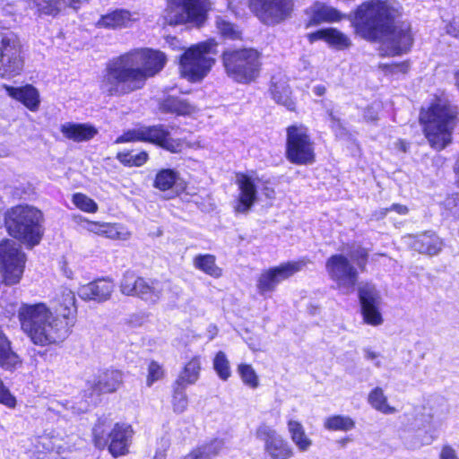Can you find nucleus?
I'll return each mask as SVG.
<instances>
[{"mask_svg": "<svg viewBox=\"0 0 459 459\" xmlns=\"http://www.w3.org/2000/svg\"><path fill=\"white\" fill-rule=\"evenodd\" d=\"M0 404L9 409H14L17 404L16 397L0 378Z\"/></svg>", "mask_w": 459, "mask_h": 459, "instance_id": "nucleus-48", "label": "nucleus"}, {"mask_svg": "<svg viewBox=\"0 0 459 459\" xmlns=\"http://www.w3.org/2000/svg\"><path fill=\"white\" fill-rule=\"evenodd\" d=\"M305 264L302 260L290 261L262 271L256 280L257 292L266 297L276 290L280 282L299 272Z\"/></svg>", "mask_w": 459, "mask_h": 459, "instance_id": "nucleus-13", "label": "nucleus"}, {"mask_svg": "<svg viewBox=\"0 0 459 459\" xmlns=\"http://www.w3.org/2000/svg\"><path fill=\"white\" fill-rule=\"evenodd\" d=\"M48 348L43 350V351H34L32 360L37 365L39 361V358L42 359L43 362L46 363H51L54 359L56 358L57 353L56 352L55 349H53V346H48Z\"/></svg>", "mask_w": 459, "mask_h": 459, "instance_id": "nucleus-51", "label": "nucleus"}, {"mask_svg": "<svg viewBox=\"0 0 459 459\" xmlns=\"http://www.w3.org/2000/svg\"><path fill=\"white\" fill-rule=\"evenodd\" d=\"M19 36L11 30H0V77L12 78L20 74L24 60Z\"/></svg>", "mask_w": 459, "mask_h": 459, "instance_id": "nucleus-10", "label": "nucleus"}, {"mask_svg": "<svg viewBox=\"0 0 459 459\" xmlns=\"http://www.w3.org/2000/svg\"><path fill=\"white\" fill-rule=\"evenodd\" d=\"M178 179L179 174L177 170L163 169L157 173L154 186L161 191H166L171 189Z\"/></svg>", "mask_w": 459, "mask_h": 459, "instance_id": "nucleus-40", "label": "nucleus"}, {"mask_svg": "<svg viewBox=\"0 0 459 459\" xmlns=\"http://www.w3.org/2000/svg\"><path fill=\"white\" fill-rule=\"evenodd\" d=\"M182 459H197V458H196V455H195V454L192 451H190L188 454L184 455L182 457Z\"/></svg>", "mask_w": 459, "mask_h": 459, "instance_id": "nucleus-61", "label": "nucleus"}, {"mask_svg": "<svg viewBox=\"0 0 459 459\" xmlns=\"http://www.w3.org/2000/svg\"><path fill=\"white\" fill-rule=\"evenodd\" d=\"M255 437L264 443L267 459H292L295 456L290 441L266 423L263 422L255 429Z\"/></svg>", "mask_w": 459, "mask_h": 459, "instance_id": "nucleus-12", "label": "nucleus"}, {"mask_svg": "<svg viewBox=\"0 0 459 459\" xmlns=\"http://www.w3.org/2000/svg\"><path fill=\"white\" fill-rule=\"evenodd\" d=\"M238 373L243 384L252 389L259 386V378L250 364L240 363L238 365Z\"/></svg>", "mask_w": 459, "mask_h": 459, "instance_id": "nucleus-42", "label": "nucleus"}, {"mask_svg": "<svg viewBox=\"0 0 459 459\" xmlns=\"http://www.w3.org/2000/svg\"><path fill=\"white\" fill-rule=\"evenodd\" d=\"M222 63L226 74L239 83L255 81L260 73L259 53L253 48H229L222 53Z\"/></svg>", "mask_w": 459, "mask_h": 459, "instance_id": "nucleus-7", "label": "nucleus"}, {"mask_svg": "<svg viewBox=\"0 0 459 459\" xmlns=\"http://www.w3.org/2000/svg\"><path fill=\"white\" fill-rule=\"evenodd\" d=\"M38 12L41 14L56 15L63 7L70 6L77 10L81 0H34Z\"/></svg>", "mask_w": 459, "mask_h": 459, "instance_id": "nucleus-32", "label": "nucleus"}, {"mask_svg": "<svg viewBox=\"0 0 459 459\" xmlns=\"http://www.w3.org/2000/svg\"><path fill=\"white\" fill-rule=\"evenodd\" d=\"M138 287L136 297L145 301L155 302L160 299L162 292L160 282L156 279L142 277Z\"/></svg>", "mask_w": 459, "mask_h": 459, "instance_id": "nucleus-35", "label": "nucleus"}, {"mask_svg": "<svg viewBox=\"0 0 459 459\" xmlns=\"http://www.w3.org/2000/svg\"><path fill=\"white\" fill-rule=\"evenodd\" d=\"M73 204L80 210L86 212H95L98 211V204L94 200L84 194L76 193L73 195Z\"/></svg>", "mask_w": 459, "mask_h": 459, "instance_id": "nucleus-45", "label": "nucleus"}, {"mask_svg": "<svg viewBox=\"0 0 459 459\" xmlns=\"http://www.w3.org/2000/svg\"><path fill=\"white\" fill-rule=\"evenodd\" d=\"M325 269L330 279L339 287L353 289L358 282L357 269L342 254L332 255L325 262Z\"/></svg>", "mask_w": 459, "mask_h": 459, "instance_id": "nucleus-17", "label": "nucleus"}, {"mask_svg": "<svg viewBox=\"0 0 459 459\" xmlns=\"http://www.w3.org/2000/svg\"><path fill=\"white\" fill-rule=\"evenodd\" d=\"M117 159L123 164L129 166H142L148 159V154L145 152H141L137 154L132 152H119Z\"/></svg>", "mask_w": 459, "mask_h": 459, "instance_id": "nucleus-46", "label": "nucleus"}, {"mask_svg": "<svg viewBox=\"0 0 459 459\" xmlns=\"http://www.w3.org/2000/svg\"><path fill=\"white\" fill-rule=\"evenodd\" d=\"M135 435L133 425L117 421L111 428L105 419H98L91 429V443L100 450H107L113 458L126 456Z\"/></svg>", "mask_w": 459, "mask_h": 459, "instance_id": "nucleus-6", "label": "nucleus"}, {"mask_svg": "<svg viewBox=\"0 0 459 459\" xmlns=\"http://www.w3.org/2000/svg\"><path fill=\"white\" fill-rule=\"evenodd\" d=\"M368 401L375 410L384 414H393L396 411L394 407L388 404L387 397L381 387L373 388L368 394Z\"/></svg>", "mask_w": 459, "mask_h": 459, "instance_id": "nucleus-38", "label": "nucleus"}, {"mask_svg": "<svg viewBox=\"0 0 459 459\" xmlns=\"http://www.w3.org/2000/svg\"><path fill=\"white\" fill-rule=\"evenodd\" d=\"M16 238L20 245L16 247L14 241L5 238L0 241V273L2 281L7 286L18 284L23 275L26 255L21 251L23 245L27 248H32L42 238V231H8Z\"/></svg>", "mask_w": 459, "mask_h": 459, "instance_id": "nucleus-5", "label": "nucleus"}, {"mask_svg": "<svg viewBox=\"0 0 459 459\" xmlns=\"http://www.w3.org/2000/svg\"><path fill=\"white\" fill-rule=\"evenodd\" d=\"M216 44L213 41L192 46L181 56L180 69L184 77L191 82L201 81L214 64Z\"/></svg>", "mask_w": 459, "mask_h": 459, "instance_id": "nucleus-8", "label": "nucleus"}, {"mask_svg": "<svg viewBox=\"0 0 459 459\" xmlns=\"http://www.w3.org/2000/svg\"><path fill=\"white\" fill-rule=\"evenodd\" d=\"M54 325L61 337L62 342L71 334L77 321L76 297L69 289L62 290L54 299Z\"/></svg>", "mask_w": 459, "mask_h": 459, "instance_id": "nucleus-11", "label": "nucleus"}, {"mask_svg": "<svg viewBox=\"0 0 459 459\" xmlns=\"http://www.w3.org/2000/svg\"><path fill=\"white\" fill-rule=\"evenodd\" d=\"M187 386L178 383H172L171 405L175 413L180 414L186 411L188 398L186 395Z\"/></svg>", "mask_w": 459, "mask_h": 459, "instance_id": "nucleus-39", "label": "nucleus"}, {"mask_svg": "<svg viewBox=\"0 0 459 459\" xmlns=\"http://www.w3.org/2000/svg\"><path fill=\"white\" fill-rule=\"evenodd\" d=\"M360 312L364 323L377 326L383 323V317L379 310L380 297L375 287L364 285L358 290Z\"/></svg>", "mask_w": 459, "mask_h": 459, "instance_id": "nucleus-18", "label": "nucleus"}, {"mask_svg": "<svg viewBox=\"0 0 459 459\" xmlns=\"http://www.w3.org/2000/svg\"><path fill=\"white\" fill-rule=\"evenodd\" d=\"M141 279L133 271L125 272L119 284L120 291L124 295L136 297Z\"/></svg>", "mask_w": 459, "mask_h": 459, "instance_id": "nucleus-41", "label": "nucleus"}, {"mask_svg": "<svg viewBox=\"0 0 459 459\" xmlns=\"http://www.w3.org/2000/svg\"><path fill=\"white\" fill-rule=\"evenodd\" d=\"M310 41L324 39L331 47L342 50L348 48L351 41L347 35L336 29H323L309 34Z\"/></svg>", "mask_w": 459, "mask_h": 459, "instance_id": "nucleus-27", "label": "nucleus"}, {"mask_svg": "<svg viewBox=\"0 0 459 459\" xmlns=\"http://www.w3.org/2000/svg\"><path fill=\"white\" fill-rule=\"evenodd\" d=\"M160 109L164 113L186 116L195 112L196 108L186 100L169 96L160 102Z\"/></svg>", "mask_w": 459, "mask_h": 459, "instance_id": "nucleus-31", "label": "nucleus"}, {"mask_svg": "<svg viewBox=\"0 0 459 459\" xmlns=\"http://www.w3.org/2000/svg\"><path fill=\"white\" fill-rule=\"evenodd\" d=\"M288 160L295 164H307L314 161L313 143L302 126H291L287 129Z\"/></svg>", "mask_w": 459, "mask_h": 459, "instance_id": "nucleus-14", "label": "nucleus"}, {"mask_svg": "<svg viewBox=\"0 0 459 459\" xmlns=\"http://www.w3.org/2000/svg\"><path fill=\"white\" fill-rule=\"evenodd\" d=\"M166 376V370L163 364L152 359L147 365L146 385L151 387L154 383L162 380Z\"/></svg>", "mask_w": 459, "mask_h": 459, "instance_id": "nucleus-44", "label": "nucleus"}, {"mask_svg": "<svg viewBox=\"0 0 459 459\" xmlns=\"http://www.w3.org/2000/svg\"><path fill=\"white\" fill-rule=\"evenodd\" d=\"M307 13L309 16L307 25H317L325 22H337L342 18L341 13L324 3L316 2L307 10Z\"/></svg>", "mask_w": 459, "mask_h": 459, "instance_id": "nucleus-25", "label": "nucleus"}, {"mask_svg": "<svg viewBox=\"0 0 459 459\" xmlns=\"http://www.w3.org/2000/svg\"><path fill=\"white\" fill-rule=\"evenodd\" d=\"M167 62L164 53L148 48H134L110 59L102 72L100 91L108 96H123L143 88Z\"/></svg>", "mask_w": 459, "mask_h": 459, "instance_id": "nucleus-1", "label": "nucleus"}, {"mask_svg": "<svg viewBox=\"0 0 459 459\" xmlns=\"http://www.w3.org/2000/svg\"><path fill=\"white\" fill-rule=\"evenodd\" d=\"M216 25L221 34L225 38L235 39L239 37V31L233 23L221 18H218L216 21Z\"/></svg>", "mask_w": 459, "mask_h": 459, "instance_id": "nucleus-47", "label": "nucleus"}, {"mask_svg": "<svg viewBox=\"0 0 459 459\" xmlns=\"http://www.w3.org/2000/svg\"><path fill=\"white\" fill-rule=\"evenodd\" d=\"M212 362L213 368L220 379L227 381L231 376V371L226 354L221 351H217Z\"/></svg>", "mask_w": 459, "mask_h": 459, "instance_id": "nucleus-43", "label": "nucleus"}, {"mask_svg": "<svg viewBox=\"0 0 459 459\" xmlns=\"http://www.w3.org/2000/svg\"><path fill=\"white\" fill-rule=\"evenodd\" d=\"M351 258L356 264L360 272L366 271V265L368 261V252L364 247H358L350 254Z\"/></svg>", "mask_w": 459, "mask_h": 459, "instance_id": "nucleus-49", "label": "nucleus"}, {"mask_svg": "<svg viewBox=\"0 0 459 459\" xmlns=\"http://www.w3.org/2000/svg\"><path fill=\"white\" fill-rule=\"evenodd\" d=\"M287 427L291 440L300 452L307 451L312 446V440L307 436L301 422L289 420Z\"/></svg>", "mask_w": 459, "mask_h": 459, "instance_id": "nucleus-33", "label": "nucleus"}, {"mask_svg": "<svg viewBox=\"0 0 459 459\" xmlns=\"http://www.w3.org/2000/svg\"><path fill=\"white\" fill-rule=\"evenodd\" d=\"M201 371L202 358L200 355H194L183 365L174 382L185 386L195 385L200 378Z\"/></svg>", "mask_w": 459, "mask_h": 459, "instance_id": "nucleus-28", "label": "nucleus"}, {"mask_svg": "<svg viewBox=\"0 0 459 459\" xmlns=\"http://www.w3.org/2000/svg\"><path fill=\"white\" fill-rule=\"evenodd\" d=\"M98 233L100 235L103 236L104 238L116 239V240L117 239L125 240L130 235V231H100Z\"/></svg>", "mask_w": 459, "mask_h": 459, "instance_id": "nucleus-53", "label": "nucleus"}, {"mask_svg": "<svg viewBox=\"0 0 459 459\" xmlns=\"http://www.w3.org/2000/svg\"><path fill=\"white\" fill-rule=\"evenodd\" d=\"M423 237L424 239L420 241V251L429 255L437 254L440 250V243L430 242V240L429 239V236L427 234H424Z\"/></svg>", "mask_w": 459, "mask_h": 459, "instance_id": "nucleus-52", "label": "nucleus"}, {"mask_svg": "<svg viewBox=\"0 0 459 459\" xmlns=\"http://www.w3.org/2000/svg\"><path fill=\"white\" fill-rule=\"evenodd\" d=\"M211 9L209 0H167L164 20L169 25L202 23Z\"/></svg>", "mask_w": 459, "mask_h": 459, "instance_id": "nucleus-9", "label": "nucleus"}, {"mask_svg": "<svg viewBox=\"0 0 459 459\" xmlns=\"http://www.w3.org/2000/svg\"><path fill=\"white\" fill-rule=\"evenodd\" d=\"M9 96L23 103L30 110L37 109L39 100L38 91L31 85L21 88L4 85Z\"/></svg>", "mask_w": 459, "mask_h": 459, "instance_id": "nucleus-30", "label": "nucleus"}, {"mask_svg": "<svg viewBox=\"0 0 459 459\" xmlns=\"http://www.w3.org/2000/svg\"><path fill=\"white\" fill-rule=\"evenodd\" d=\"M313 91L315 92V94H316L317 96H322L325 94V86L323 85H318V86H316L313 90Z\"/></svg>", "mask_w": 459, "mask_h": 459, "instance_id": "nucleus-58", "label": "nucleus"}, {"mask_svg": "<svg viewBox=\"0 0 459 459\" xmlns=\"http://www.w3.org/2000/svg\"><path fill=\"white\" fill-rule=\"evenodd\" d=\"M229 1V6L230 8H233L237 6L238 4H242L243 2H248V4L250 5V0H228Z\"/></svg>", "mask_w": 459, "mask_h": 459, "instance_id": "nucleus-59", "label": "nucleus"}, {"mask_svg": "<svg viewBox=\"0 0 459 459\" xmlns=\"http://www.w3.org/2000/svg\"><path fill=\"white\" fill-rule=\"evenodd\" d=\"M60 132L65 138L77 143L90 141L98 134L97 128L92 125L72 122L61 125Z\"/></svg>", "mask_w": 459, "mask_h": 459, "instance_id": "nucleus-24", "label": "nucleus"}, {"mask_svg": "<svg viewBox=\"0 0 459 459\" xmlns=\"http://www.w3.org/2000/svg\"><path fill=\"white\" fill-rule=\"evenodd\" d=\"M452 202H455V199H454V198H448V199L446 200V204H447V205H450Z\"/></svg>", "mask_w": 459, "mask_h": 459, "instance_id": "nucleus-64", "label": "nucleus"}, {"mask_svg": "<svg viewBox=\"0 0 459 459\" xmlns=\"http://www.w3.org/2000/svg\"><path fill=\"white\" fill-rule=\"evenodd\" d=\"M136 18L125 9H117L108 14L101 15L99 21L95 23L96 27L103 29H118L129 27Z\"/></svg>", "mask_w": 459, "mask_h": 459, "instance_id": "nucleus-26", "label": "nucleus"}, {"mask_svg": "<svg viewBox=\"0 0 459 459\" xmlns=\"http://www.w3.org/2000/svg\"><path fill=\"white\" fill-rule=\"evenodd\" d=\"M22 359L13 349V343L0 325V368L6 371H14L21 368Z\"/></svg>", "mask_w": 459, "mask_h": 459, "instance_id": "nucleus-23", "label": "nucleus"}, {"mask_svg": "<svg viewBox=\"0 0 459 459\" xmlns=\"http://www.w3.org/2000/svg\"><path fill=\"white\" fill-rule=\"evenodd\" d=\"M193 264L197 270L212 278H220L222 275V269L216 264V257L212 254L195 255Z\"/></svg>", "mask_w": 459, "mask_h": 459, "instance_id": "nucleus-34", "label": "nucleus"}, {"mask_svg": "<svg viewBox=\"0 0 459 459\" xmlns=\"http://www.w3.org/2000/svg\"><path fill=\"white\" fill-rule=\"evenodd\" d=\"M440 459H459L455 450L449 445H444L439 455Z\"/></svg>", "mask_w": 459, "mask_h": 459, "instance_id": "nucleus-54", "label": "nucleus"}, {"mask_svg": "<svg viewBox=\"0 0 459 459\" xmlns=\"http://www.w3.org/2000/svg\"><path fill=\"white\" fill-rule=\"evenodd\" d=\"M386 211H394L399 214H405L408 212V209L404 205L394 204L390 208L386 209Z\"/></svg>", "mask_w": 459, "mask_h": 459, "instance_id": "nucleus-56", "label": "nucleus"}, {"mask_svg": "<svg viewBox=\"0 0 459 459\" xmlns=\"http://www.w3.org/2000/svg\"><path fill=\"white\" fill-rule=\"evenodd\" d=\"M44 216L40 210L29 204H19L4 213L6 230H36L42 227Z\"/></svg>", "mask_w": 459, "mask_h": 459, "instance_id": "nucleus-15", "label": "nucleus"}, {"mask_svg": "<svg viewBox=\"0 0 459 459\" xmlns=\"http://www.w3.org/2000/svg\"><path fill=\"white\" fill-rule=\"evenodd\" d=\"M324 428L328 431L347 432L356 426L355 420L347 415L333 414L326 417L324 420Z\"/></svg>", "mask_w": 459, "mask_h": 459, "instance_id": "nucleus-36", "label": "nucleus"}, {"mask_svg": "<svg viewBox=\"0 0 459 459\" xmlns=\"http://www.w3.org/2000/svg\"><path fill=\"white\" fill-rule=\"evenodd\" d=\"M398 14L395 0H371L357 9L353 24L364 39L385 37L388 54L397 56L407 52L413 41L409 23H394Z\"/></svg>", "mask_w": 459, "mask_h": 459, "instance_id": "nucleus-2", "label": "nucleus"}, {"mask_svg": "<svg viewBox=\"0 0 459 459\" xmlns=\"http://www.w3.org/2000/svg\"><path fill=\"white\" fill-rule=\"evenodd\" d=\"M271 94L278 104L290 111L295 109V102L290 97V89L285 78L277 76L272 78Z\"/></svg>", "mask_w": 459, "mask_h": 459, "instance_id": "nucleus-29", "label": "nucleus"}, {"mask_svg": "<svg viewBox=\"0 0 459 459\" xmlns=\"http://www.w3.org/2000/svg\"><path fill=\"white\" fill-rule=\"evenodd\" d=\"M388 68L391 73H407L409 69V64L407 62L400 63V64H393L388 65Z\"/></svg>", "mask_w": 459, "mask_h": 459, "instance_id": "nucleus-55", "label": "nucleus"}, {"mask_svg": "<svg viewBox=\"0 0 459 459\" xmlns=\"http://www.w3.org/2000/svg\"><path fill=\"white\" fill-rule=\"evenodd\" d=\"M238 186V196L234 205V210L238 213L247 212L257 199V190L255 180L245 174L237 176Z\"/></svg>", "mask_w": 459, "mask_h": 459, "instance_id": "nucleus-21", "label": "nucleus"}, {"mask_svg": "<svg viewBox=\"0 0 459 459\" xmlns=\"http://www.w3.org/2000/svg\"><path fill=\"white\" fill-rule=\"evenodd\" d=\"M113 291V281L108 277H101L82 285L80 289V297L85 301L104 302L110 299Z\"/></svg>", "mask_w": 459, "mask_h": 459, "instance_id": "nucleus-22", "label": "nucleus"}, {"mask_svg": "<svg viewBox=\"0 0 459 459\" xmlns=\"http://www.w3.org/2000/svg\"><path fill=\"white\" fill-rule=\"evenodd\" d=\"M455 85L457 86V88L459 90V71L457 73H455Z\"/></svg>", "mask_w": 459, "mask_h": 459, "instance_id": "nucleus-62", "label": "nucleus"}, {"mask_svg": "<svg viewBox=\"0 0 459 459\" xmlns=\"http://www.w3.org/2000/svg\"><path fill=\"white\" fill-rule=\"evenodd\" d=\"M224 442L220 438H212L202 445L193 448L191 451L196 455L197 459H212L219 455L222 450Z\"/></svg>", "mask_w": 459, "mask_h": 459, "instance_id": "nucleus-37", "label": "nucleus"}, {"mask_svg": "<svg viewBox=\"0 0 459 459\" xmlns=\"http://www.w3.org/2000/svg\"><path fill=\"white\" fill-rule=\"evenodd\" d=\"M455 171H456V174L459 178V157L457 158L456 160V163H455Z\"/></svg>", "mask_w": 459, "mask_h": 459, "instance_id": "nucleus-63", "label": "nucleus"}, {"mask_svg": "<svg viewBox=\"0 0 459 459\" xmlns=\"http://www.w3.org/2000/svg\"><path fill=\"white\" fill-rule=\"evenodd\" d=\"M457 116V107L442 99L436 100L427 110H421L420 120L432 148L440 151L451 143Z\"/></svg>", "mask_w": 459, "mask_h": 459, "instance_id": "nucleus-4", "label": "nucleus"}, {"mask_svg": "<svg viewBox=\"0 0 459 459\" xmlns=\"http://www.w3.org/2000/svg\"><path fill=\"white\" fill-rule=\"evenodd\" d=\"M143 142L154 143L170 152H179L182 143L179 139L170 137V133L163 125L143 126Z\"/></svg>", "mask_w": 459, "mask_h": 459, "instance_id": "nucleus-20", "label": "nucleus"}, {"mask_svg": "<svg viewBox=\"0 0 459 459\" xmlns=\"http://www.w3.org/2000/svg\"><path fill=\"white\" fill-rule=\"evenodd\" d=\"M124 385L123 371L109 368L100 372L92 382L89 383L90 394L100 396L117 392Z\"/></svg>", "mask_w": 459, "mask_h": 459, "instance_id": "nucleus-19", "label": "nucleus"}, {"mask_svg": "<svg viewBox=\"0 0 459 459\" xmlns=\"http://www.w3.org/2000/svg\"><path fill=\"white\" fill-rule=\"evenodd\" d=\"M264 195L268 198H273L274 197V190L273 188H270V187H265L264 188Z\"/></svg>", "mask_w": 459, "mask_h": 459, "instance_id": "nucleus-60", "label": "nucleus"}, {"mask_svg": "<svg viewBox=\"0 0 459 459\" xmlns=\"http://www.w3.org/2000/svg\"><path fill=\"white\" fill-rule=\"evenodd\" d=\"M17 316L22 331L34 345L59 346L63 343L54 325L52 311L46 303H22Z\"/></svg>", "mask_w": 459, "mask_h": 459, "instance_id": "nucleus-3", "label": "nucleus"}, {"mask_svg": "<svg viewBox=\"0 0 459 459\" xmlns=\"http://www.w3.org/2000/svg\"><path fill=\"white\" fill-rule=\"evenodd\" d=\"M251 11L265 24H276L288 18L292 0H250Z\"/></svg>", "mask_w": 459, "mask_h": 459, "instance_id": "nucleus-16", "label": "nucleus"}, {"mask_svg": "<svg viewBox=\"0 0 459 459\" xmlns=\"http://www.w3.org/2000/svg\"><path fill=\"white\" fill-rule=\"evenodd\" d=\"M143 142V126L125 132L122 135L117 138L116 143H127V142Z\"/></svg>", "mask_w": 459, "mask_h": 459, "instance_id": "nucleus-50", "label": "nucleus"}, {"mask_svg": "<svg viewBox=\"0 0 459 459\" xmlns=\"http://www.w3.org/2000/svg\"><path fill=\"white\" fill-rule=\"evenodd\" d=\"M364 352H365L366 359H368V360H373V359H377L379 356L378 353L373 351L370 349H365Z\"/></svg>", "mask_w": 459, "mask_h": 459, "instance_id": "nucleus-57", "label": "nucleus"}]
</instances>
